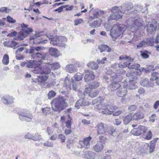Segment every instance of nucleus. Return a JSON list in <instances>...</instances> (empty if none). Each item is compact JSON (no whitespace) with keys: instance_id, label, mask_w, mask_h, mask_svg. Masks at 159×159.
<instances>
[{"instance_id":"nucleus-1","label":"nucleus","mask_w":159,"mask_h":159,"mask_svg":"<svg viewBox=\"0 0 159 159\" xmlns=\"http://www.w3.org/2000/svg\"><path fill=\"white\" fill-rule=\"evenodd\" d=\"M45 48L42 47H33L30 49L29 53L32 54V58L35 59L39 62H43V61L47 60L48 54L47 53L36 52V51H43Z\"/></svg>"},{"instance_id":"nucleus-2","label":"nucleus","mask_w":159,"mask_h":159,"mask_svg":"<svg viewBox=\"0 0 159 159\" xmlns=\"http://www.w3.org/2000/svg\"><path fill=\"white\" fill-rule=\"evenodd\" d=\"M126 26L124 24L115 25L110 31V35L114 41L126 29Z\"/></svg>"},{"instance_id":"nucleus-3","label":"nucleus","mask_w":159,"mask_h":159,"mask_svg":"<svg viewBox=\"0 0 159 159\" xmlns=\"http://www.w3.org/2000/svg\"><path fill=\"white\" fill-rule=\"evenodd\" d=\"M127 25L132 32L138 30L143 26V21L140 18H129L127 20Z\"/></svg>"},{"instance_id":"nucleus-4","label":"nucleus","mask_w":159,"mask_h":159,"mask_svg":"<svg viewBox=\"0 0 159 159\" xmlns=\"http://www.w3.org/2000/svg\"><path fill=\"white\" fill-rule=\"evenodd\" d=\"M67 103L62 98H57L54 99L52 101V107L56 111L62 110L66 107Z\"/></svg>"},{"instance_id":"nucleus-5","label":"nucleus","mask_w":159,"mask_h":159,"mask_svg":"<svg viewBox=\"0 0 159 159\" xmlns=\"http://www.w3.org/2000/svg\"><path fill=\"white\" fill-rule=\"evenodd\" d=\"M28 25L23 23L21 25V31L18 34L17 37H15L13 39L16 40L21 41L26 37L30 32L33 31L31 28L28 27Z\"/></svg>"},{"instance_id":"nucleus-6","label":"nucleus","mask_w":159,"mask_h":159,"mask_svg":"<svg viewBox=\"0 0 159 159\" xmlns=\"http://www.w3.org/2000/svg\"><path fill=\"white\" fill-rule=\"evenodd\" d=\"M111 77L114 80L112 84L110 85V88L112 91H113L118 89L120 88V85L119 82L121 81L122 77L120 74L114 73L111 74Z\"/></svg>"},{"instance_id":"nucleus-7","label":"nucleus","mask_w":159,"mask_h":159,"mask_svg":"<svg viewBox=\"0 0 159 159\" xmlns=\"http://www.w3.org/2000/svg\"><path fill=\"white\" fill-rule=\"evenodd\" d=\"M45 61L43 62H38L41 64L40 66L38 67V66L36 67H34V69L33 70V72L35 74H48L49 73L50 70L48 68L46 67V66L45 64ZM39 64L38 65H39Z\"/></svg>"},{"instance_id":"nucleus-8","label":"nucleus","mask_w":159,"mask_h":159,"mask_svg":"<svg viewBox=\"0 0 159 159\" xmlns=\"http://www.w3.org/2000/svg\"><path fill=\"white\" fill-rule=\"evenodd\" d=\"M51 39L50 43L53 46H58L63 47L65 45L64 43L66 41V39L65 37L56 36L52 38H50Z\"/></svg>"},{"instance_id":"nucleus-9","label":"nucleus","mask_w":159,"mask_h":159,"mask_svg":"<svg viewBox=\"0 0 159 159\" xmlns=\"http://www.w3.org/2000/svg\"><path fill=\"white\" fill-rule=\"evenodd\" d=\"M158 24L157 21L155 20L149 22L146 25L145 27L148 34H152L154 33L157 30Z\"/></svg>"},{"instance_id":"nucleus-10","label":"nucleus","mask_w":159,"mask_h":159,"mask_svg":"<svg viewBox=\"0 0 159 159\" xmlns=\"http://www.w3.org/2000/svg\"><path fill=\"white\" fill-rule=\"evenodd\" d=\"M78 95L80 99L76 102L75 105V107L76 108L78 109L80 108V106H87L89 105V102L84 101V98L85 97V95L84 93L81 91H79L78 93Z\"/></svg>"},{"instance_id":"nucleus-11","label":"nucleus","mask_w":159,"mask_h":159,"mask_svg":"<svg viewBox=\"0 0 159 159\" xmlns=\"http://www.w3.org/2000/svg\"><path fill=\"white\" fill-rule=\"evenodd\" d=\"M119 59L123 61H125L123 64H119L118 65L119 67L121 68L127 67H128V65L130 64V62H132L134 61L133 59H132L129 56L126 55L120 56L119 57Z\"/></svg>"},{"instance_id":"nucleus-12","label":"nucleus","mask_w":159,"mask_h":159,"mask_svg":"<svg viewBox=\"0 0 159 159\" xmlns=\"http://www.w3.org/2000/svg\"><path fill=\"white\" fill-rule=\"evenodd\" d=\"M148 129V128L145 126L139 125L138 128L132 129L131 133L134 135L139 136L145 133Z\"/></svg>"},{"instance_id":"nucleus-13","label":"nucleus","mask_w":159,"mask_h":159,"mask_svg":"<svg viewBox=\"0 0 159 159\" xmlns=\"http://www.w3.org/2000/svg\"><path fill=\"white\" fill-rule=\"evenodd\" d=\"M45 61V64L46 66V67L49 69V73L51 72V70H56L59 69L60 67V64L58 62L53 63L52 62L49 61L47 60H46Z\"/></svg>"},{"instance_id":"nucleus-14","label":"nucleus","mask_w":159,"mask_h":159,"mask_svg":"<svg viewBox=\"0 0 159 159\" xmlns=\"http://www.w3.org/2000/svg\"><path fill=\"white\" fill-rule=\"evenodd\" d=\"M92 139L91 137L89 136L88 137L84 138L82 140H80L79 143L80 145V148H88L90 146V141Z\"/></svg>"},{"instance_id":"nucleus-15","label":"nucleus","mask_w":159,"mask_h":159,"mask_svg":"<svg viewBox=\"0 0 159 159\" xmlns=\"http://www.w3.org/2000/svg\"><path fill=\"white\" fill-rule=\"evenodd\" d=\"M33 117L32 115L29 112H23L19 114V118L22 120L31 121Z\"/></svg>"},{"instance_id":"nucleus-16","label":"nucleus","mask_w":159,"mask_h":159,"mask_svg":"<svg viewBox=\"0 0 159 159\" xmlns=\"http://www.w3.org/2000/svg\"><path fill=\"white\" fill-rule=\"evenodd\" d=\"M85 74L84 77L85 81L89 82L93 80L95 78V75L93 72L89 70H86L85 71Z\"/></svg>"},{"instance_id":"nucleus-17","label":"nucleus","mask_w":159,"mask_h":159,"mask_svg":"<svg viewBox=\"0 0 159 159\" xmlns=\"http://www.w3.org/2000/svg\"><path fill=\"white\" fill-rule=\"evenodd\" d=\"M18 43L14 41H6L3 42V44L4 46L8 48H12L14 49H16V48L18 47L19 46H17Z\"/></svg>"},{"instance_id":"nucleus-18","label":"nucleus","mask_w":159,"mask_h":159,"mask_svg":"<svg viewBox=\"0 0 159 159\" xmlns=\"http://www.w3.org/2000/svg\"><path fill=\"white\" fill-rule=\"evenodd\" d=\"M14 98L11 96L8 95H4L2 98V102L5 104H11L13 102Z\"/></svg>"},{"instance_id":"nucleus-19","label":"nucleus","mask_w":159,"mask_h":159,"mask_svg":"<svg viewBox=\"0 0 159 159\" xmlns=\"http://www.w3.org/2000/svg\"><path fill=\"white\" fill-rule=\"evenodd\" d=\"M97 128V133L98 134L104 135L106 133V128L105 127L104 124L102 123H98L96 126Z\"/></svg>"},{"instance_id":"nucleus-20","label":"nucleus","mask_w":159,"mask_h":159,"mask_svg":"<svg viewBox=\"0 0 159 159\" xmlns=\"http://www.w3.org/2000/svg\"><path fill=\"white\" fill-rule=\"evenodd\" d=\"M72 80L70 81L67 77H66L64 81L63 86L66 88L67 90H69L71 89Z\"/></svg>"},{"instance_id":"nucleus-21","label":"nucleus","mask_w":159,"mask_h":159,"mask_svg":"<svg viewBox=\"0 0 159 159\" xmlns=\"http://www.w3.org/2000/svg\"><path fill=\"white\" fill-rule=\"evenodd\" d=\"M104 148V145L101 141H98L96 144L93 146V148L96 152H98L102 151Z\"/></svg>"},{"instance_id":"nucleus-22","label":"nucleus","mask_w":159,"mask_h":159,"mask_svg":"<svg viewBox=\"0 0 159 159\" xmlns=\"http://www.w3.org/2000/svg\"><path fill=\"white\" fill-rule=\"evenodd\" d=\"M126 89L124 86L123 87L120 88L118 89L116 93L118 96L119 97H123L126 95Z\"/></svg>"},{"instance_id":"nucleus-23","label":"nucleus","mask_w":159,"mask_h":159,"mask_svg":"<svg viewBox=\"0 0 159 159\" xmlns=\"http://www.w3.org/2000/svg\"><path fill=\"white\" fill-rule=\"evenodd\" d=\"M84 156L86 159H94L95 153L92 151L85 152L84 153Z\"/></svg>"},{"instance_id":"nucleus-24","label":"nucleus","mask_w":159,"mask_h":159,"mask_svg":"<svg viewBox=\"0 0 159 159\" xmlns=\"http://www.w3.org/2000/svg\"><path fill=\"white\" fill-rule=\"evenodd\" d=\"M65 69L67 72L70 73H72L77 71V69L73 64L67 65L65 68Z\"/></svg>"},{"instance_id":"nucleus-25","label":"nucleus","mask_w":159,"mask_h":159,"mask_svg":"<svg viewBox=\"0 0 159 159\" xmlns=\"http://www.w3.org/2000/svg\"><path fill=\"white\" fill-rule=\"evenodd\" d=\"M141 85L144 87H153L154 85V83L149 81L148 79H143L141 82Z\"/></svg>"},{"instance_id":"nucleus-26","label":"nucleus","mask_w":159,"mask_h":159,"mask_svg":"<svg viewBox=\"0 0 159 159\" xmlns=\"http://www.w3.org/2000/svg\"><path fill=\"white\" fill-rule=\"evenodd\" d=\"M93 13L94 18H98L104 14V11L97 9L94 10Z\"/></svg>"},{"instance_id":"nucleus-27","label":"nucleus","mask_w":159,"mask_h":159,"mask_svg":"<svg viewBox=\"0 0 159 159\" xmlns=\"http://www.w3.org/2000/svg\"><path fill=\"white\" fill-rule=\"evenodd\" d=\"M50 54L55 57H57L60 55L59 52L56 48H50L49 50Z\"/></svg>"},{"instance_id":"nucleus-28","label":"nucleus","mask_w":159,"mask_h":159,"mask_svg":"<svg viewBox=\"0 0 159 159\" xmlns=\"http://www.w3.org/2000/svg\"><path fill=\"white\" fill-rule=\"evenodd\" d=\"M38 62L35 59L34 61H30L27 62L26 67L29 68H32L37 66L39 64L38 63Z\"/></svg>"},{"instance_id":"nucleus-29","label":"nucleus","mask_w":159,"mask_h":159,"mask_svg":"<svg viewBox=\"0 0 159 159\" xmlns=\"http://www.w3.org/2000/svg\"><path fill=\"white\" fill-rule=\"evenodd\" d=\"M121 7H120L116 6L111 8L110 10L111 11L112 13H115L116 14H117L121 15L120 13H122L121 10Z\"/></svg>"},{"instance_id":"nucleus-30","label":"nucleus","mask_w":159,"mask_h":159,"mask_svg":"<svg viewBox=\"0 0 159 159\" xmlns=\"http://www.w3.org/2000/svg\"><path fill=\"white\" fill-rule=\"evenodd\" d=\"M122 15L118 14H116L115 13H112L109 16L108 20L111 21L112 20H115L120 19L121 18Z\"/></svg>"},{"instance_id":"nucleus-31","label":"nucleus","mask_w":159,"mask_h":159,"mask_svg":"<svg viewBox=\"0 0 159 159\" xmlns=\"http://www.w3.org/2000/svg\"><path fill=\"white\" fill-rule=\"evenodd\" d=\"M135 82L134 80H131L129 83L126 85L124 86L126 89H133L136 88V86L135 85Z\"/></svg>"},{"instance_id":"nucleus-32","label":"nucleus","mask_w":159,"mask_h":159,"mask_svg":"<svg viewBox=\"0 0 159 159\" xmlns=\"http://www.w3.org/2000/svg\"><path fill=\"white\" fill-rule=\"evenodd\" d=\"M133 120H137L144 118V115L142 113L137 112L134 114L132 116Z\"/></svg>"},{"instance_id":"nucleus-33","label":"nucleus","mask_w":159,"mask_h":159,"mask_svg":"<svg viewBox=\"0 0 159 159\" xmlns=\"http://www.w3.org/2000/svg\"><path fill=\"white\" fill-rule=\"evenodd\" d=\"M133 119L131 114H129L125 116L123 119L124 123L125 125L128 124Z\"/></svg>"},{"instance_id":"nucleus-34","label":"nucleus","mask_w":159,"mask_h":159,"mask_svg":"<svg viewBox=\"0 0 159 159\" xmlns=\"http://www.w3.org/2000/svg\"><path fill=\"white\" fill-rule=\"evenodd\" d=\"M38 81L40 82H43L46 81L48 79V75H40L38 76Z\"/></svg>"},{"instance_id":"nucleus-35","label":"nucleus","mask_w":159,"mask_h":159,"mask_svg":"<svg viewBox=\"0 0 159 159\" xmlns=\"http://www.w3.org/2000/svg\"><path fill=\"white\" fill-rule=\"evenodd\" d=\"M95 108L98 110H103L108 108V105L106 103L100 104L96 105Z\"/></svg>"},{"instance_id":"nucleus-36","label":"nucleus","mask_w":159,"mask_h":159,"mask_svg":"<svg viewBox=\"0 0 159 159\" xmlns=\"http://www.w3.org/2000/svg\"><path fill=\"white\" fill-rule=\"evenodd\" d=\"M87 66L89 68L93 69H97L98 67L97 64L93 61H91L88 63Z\"/></svg>"},{"instance_id":"nucleus-37","label":"nucleus","mask_w":159,"mask_h":159,"mask_svg":"<svg viewBox=\"0 0 159 159\" xmlns=\"http://www.w3.org/2000/svg\"><path fill=\"white\" fill-rule=\"evenodd\" d=\"M2 62L3 64L7 65L9 63V57L7 54H5L3 57Z\"/></svg>"},{"instance_id":"nucleus-38","label":"nucleus","mask_w":159,"mask_h":159,"mask_svg":"<svg viewBox=\"0 0 159 159\" xmlns=\"http://www.w3.org/2000/svg\"><path fill=\"white\" fill-rule=\"evenodd\" d=\"M83 77V75L79 72H77L74 75V78L75 80L80 81L81 80Z\"/></svg>"},{"instance_id":"nucleus-39","label":"nucleus","mask_w":159,"mask_h":159,"mask_svg":"<svg viewBox=\"0 0 159 159\" xmlns=\"http://www.w3.org/2000/svg\"><path fill=\"white\" fill-rule=\"evenodd\" d=\"M101 25L100 21L97 20H95L92 23H90L89 26H92L93 28H97L99 27Z\"/></svg>"},{"instance_id":"nucleus-40","label":"nucleus","mask_w":159,"mask_h":159,"mask_svg":"<svg viewBox=\"0 0 159 159\" xmlns=\"http://www.w3.org/2000/svg\"><path fill=\"white\" fill-rule=\"evenodd\" d=\"M43 32L36 31L35 34L34 36H31L30 38V40H34L37 37H40L43 35Z\"/></svg>"},{"instance_id":"nucleus-41","label":"nucleus","mask_w":159,"mask_h":159,"mask_svg":"<svg viewBox=\"0 0 159 159\" xmlns=\"http://www.w3.org/2000/svg\"><path fill=\"white\" fill-rule=\"evenodd\" d=\"M41 110L43 115L47 116L50 113V108L49 107H46L44 108H42Z\"/></svg>"},{"instance_id":"nucleus-42","label":"nucleus","mask_w":159,"mask_h":159,"mask_svg":"<svg viewBox=\"0 0 159 159\" xmlns=\"http://www.w3.org/2000/svg\"><path fill=\"white\" fill-rule=\"evenodd\" d=\"M115 130L112 127L109 126L106 128V132H107L109 134L111 135L115 132Z\"/></svg>"},{"instance_id":"nucleus-43","label":"nucleus","mask_w":159,"mask_h":159,"mask_svg":"<svg viewBox=\"0 0 159 159\" xmlns=\"http://www.w3.org/2000/svg\"><path fill=\"white\" fill-rule=\"evenodd\" d=\"M148 147L149 145H148V144H147L146 146H145L143 149H141L138 152L139 154L143 155L145 153H146L148 150V148H147Z\"/></svg>"},{"instance_id":"nucleus-44","label":"nucleus","mask_w":159,"mask_h":159,"mask_svg":"<svg viewBox=\"0 0 159 159\" xmlns=\"http://www.w3.org/2000/svg\"><path fill=\"white\" fill-rule=\"evenodd\" d=\"M155 143L154 141H151L150 143V145L149 146V152L150 153H151L153 152L154 149H155ZM149 146L147 148L148 149V148Z\"/></svg>"},{"instance_id":"nucleus-45","label":"nucleus","mask_w":159,"mask_h":159,"mask_svg":"<svg viewBox=\"0 0 159 159\" xmlns=\"http://www.w3.org/2000/svg\"><path fill=\"white\" fill-rule=\"evenodd\" d=\"M145 41L147 43V45H148L153 44L154 42V39L152 37L147 39Z\"/></svg>"},{"instance_id":"nucleus-46","label":"nucleus","mask_w":159,"mask_h":159,"mask_svg":"<svg viewBox=\"0 0 159 159\" xmlns=\"http://www.w3.org/2000/svg\"><path fill=\"white\" fill-rule=\"evenodd\" d=\"M107 45L105 44H101L98 47V49L100 50V52H102L106 51L107 49Z\"/></svg>"},{"instance_id":"nucleus-47","label":"nucleus","mask_w":159,"mask_h":159,"mask_svg":"<svg viewBox=\"0 0 159 159\" xmlns=\"http://www.w3.org/2000/svg\"><path fill=\"white\" fill-rule=\"evenodd\" d=\"M128 65V68L130 69H135L137 70L138 68H139L140 67V65L139 64H134L132 65Z\"/></svg>"},{"instance_id":"nucleus-48","label":"nucleus","mask_w":159,"mask_h":159,"mask_svg":"<svg viewBox=\"0 0 159 159\" xmlns=\"http://www.w3.org/2000/svg\"><path fill=\"white\" fill-rule=\"evenodd\" d=\"M158 78V73L156 72H154L152 74V77L150 79L151 80L154 81Z\"/></svg>"},{"instance_id":"nucleus-49","label":"nucleus","mask_w":159,"mask_h":159,"mask_svg":"<svg viewBox=\"0 0 159 159\" xmlns=\"http://www.w3.org/2000/svg\"><path fill=\"white\" fill-rule=\"evenodd\" d=\"M0 12L2 13H7L9 12L11 10L7 7H3L0 8Z\"/></svg>"},{"instance_id":"nucleus-50","label":"nucleus","mask_w":159,"mask_h":159,"mask_svg":"<svg viewBox=\"0 0 159 159\" xmlns=\"http://www.w3.org/2000/svg\"><path fill=\"white\" fill-rule=\"evenodd\" d=\"M104 100V99L103 98H102L101 97H99L97 99H95L92 101L93 104H95V103H97L98 102H102Z\"/></svg>"},{"instance_id":"nucleus-51","label":"nucleus","mask_w":159,"mask_h":159,"mask_svg":"<svg viewBox=\"0 0 159 159\" xmlns=\"http://www.w3.org/2000/svg\"><path fill=\"white\" fill-rule=\"evenodd\" d=\"M56 94V93L53 90L49 91L48 94V97L49 99H50L54 97Z\"/></svg>"},{"instance_id":"nucleus-52","label":"nucleus","mask_w":159,"mask_h":159,"mask_svg":"<svg viewBox=\"0 0 159 159\" xmlns=\"http://www.w3.org/2000/svg\"><path fill=\"white\" fill-rule=\"evenodd\" d=\"M90 87L92 89H95L98 87L99 86V84L97 82H94L92 83L91 84L89 85Z\"/></svg>"},{"instance_id":"nucleus-53","label":"nucleus","mask_w":159,"mask_h":159,"mask_svg":"<svg viewBox=\"0 0 159 159\" xmlns=\"http://www.w3.org/2000/svg\"><path fill=\"white\" fill-rule=\"evenodd\" d=\"M43 145L47 147H52L54 146V143L52 142L47 141L43 143Z\"/></svg>"},{"instance_id":"nucleus-54","label":"nucleus","mask_w":159,"mask_h":159,"mask_svg":"<svg viewBox=\"0 0 159 159\" xmlns=\"http://www.w3.org/2000/svg\"><path fill=\"white\" fill-rule=\"evenodd\" d=\"M101 113L103 114L111 115L112 114V111H110L109 109L108 108L103 110Z\"/></svg>"},{"instance_id":"nucleus-55","label":"nucleus","mask_w":159,"mask_h":159,"mask_svg":"<svg viewBox=\"0 0 159 159\" xmlns=\"http://www.w3.org/2000/svg\"><path fill=\"white\" fill-rule=\"evenodd\" d=\"M108 108L109 109L110 111H112V113L117 108V107L116 106L108 105Z\"/></svg>"},{"instance_id":"nucleus-56","label":"nucleus","mask_w":159,"mask_h":159,"mask_svg":"<svg viewBox=\"0 0 159 159\" xmlns=\"http://www.w3.org/2000/svg\"><path fill=\"white\" fill-rule=\"evenodd\" d=\"M40 139L39 135L38 134H32V140L37 141Z\"/></svg>"},{"instance_id":"nucleus-57","label":"nucleus","mask_w":159,"mask_h":159,"mask_svg":"<svg viewBox=\"0 0 159 159\" xmlns=\"http://www.w3.org/2000/svg\"><path fill=\"white\" fill-rule=\"evenodd\" d=\"M58 139H61V143H63L65 142L66 137L64 135L61 134H60L58 135Z\"/></svg>"},{"instance_id":"nucleus-58","label":"nucleus","mask_w":159,"mask_h":159,"mask_svg":"<svg viewBox=\"0 0 159 159\" xmlns=\"http://www.w3.org/2000/svg\"><path fill=\"white\" fill-rule=\"evenodd\" d=\"M147 45V43L146 42L145 40H144L140 43L138 44L137 45L138 48L143 47V46H145Z\"/></svg>"},{"instance_id":"nucleus-59","label":"nucleus","mask_w":159,"mask_h":159,"mask_svg":"<svg viewBox=\"0 0 159 159\" xmlns=\"http://www.w3.org/2000/svg\"><path fill=\"white\" fill-rule=\"evenodd\" d=\"M7 21L10 23H13L16 22V20L15 19H14L12 18L9 16H7Z\"/></svg>"},{"instance_id":"nucleus-60","label":"nucleus","mask_w":159,"mask_h":159,"mask_svg":"<svg viewBox=\"0 0 159 159\" xmlns=\"http://www.w3.org/2000/svg\"><path fill=\"white\" fill-rule=\"evenodd\" d=\"M83 21V20L82 19H76L74 20V25H78L82 23Z\"/></svg>"},{"instance_id":"nucleus-61","label":"nucleus","mask_w":159,"mask_h":159,"mask_svg":"<svg viewBox=\"0 0 159 159\" xmlns=\"http://www.w3.org/2000/svg\"><path fill=\"white\" fill-rule=\"evenodd\" d=\"M141 55L143 58H147L149 57V55L147 54V51L142 52L141 51Z\"/></svg>"},{"instance_id":"nucleus-62","label":"nucleus","mask_w":159,"mask_h":159,"mask_svg":"<svg viewBox=\"0 0 159 159\" xmlns=\"http://www.w3.org/2000/svg\"><path fill=\"white\" fill-rule=\"evenodd\" d=\"M122 122V120L121 119H116L114 121L113 123L115 125H119Z\"/></svg>"},{"instance_id":"nucleus-63","label":"nucleus","mask_w":159,"mask_h":159,"mask_svg":"<svg viewBox=\"0 0 159 159\" xmlns=\"http://www.w3.org/2000/svg\"><path fill=\"white\" fill-rule=\"evenodd\" d=\"M136 107L135 105H131L129 106L128 109L129 111H133L135 110Z\"/></svg>"},{"instance_id":"nucleus-64","label":"nucleus","mask_w":159,"mask_h":159,"mask_svg":"<svg viewBox=\"0 0 159 159\" xmlns=\"http://www.w3.org/2000/svg\"><path fill=\"white\" fill-rule=\"evenodd\" d=\"M156 115L155 114H153L150 117L149 121L150 122H154L156 119Z\"/></svg>"}]
</instances>
